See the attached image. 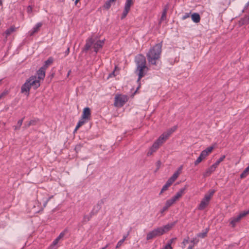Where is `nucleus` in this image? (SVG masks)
Returning a JSON list of instances; mask_svg holds the SVG:
<instances>
[{
  "instance_id": "23",
  "label": "nucleus",
  "mask_w": 249,
  "mask_h": 249,
  "mask_svg": "<svg viewBox=\"0 0 249 249\" xmlns=\"http://www.w3.org/2000/svg\"><path fill=\"white\" fill-rule=\"evenodd\" d=\"M209 202L205 201L203 199H202L199 204L198 209L199 210H202L204 209L206 206L208 205Z\"/></svg>"
},
{
  "instance_id": "44",
  "label": "nucleus",
  "mask_w": 249,
  "mask_h": 249,
  "mask_svg": "<svg viewBox=\"0 0 249 249\" xmlns=\"http://www.w3.org/2000/svg\"><path fill=\"white\" fill-rule=\"evenodd\" d=\"M202 160H203L200 157H198V158L196 159V160L194 162L195 165H197L198 163L201 162L202 161Z\"/></svg>"
},
{
  "instance_id": "62",
  "label": "nucleus",
  "mask_w": 249,
  "mask_h": 249,
  "mask_svg": "<svg viewBox=\"0 0 249 249\" xmlns=\"http://www.w3.org/2000/svg\"><path fill=\"white\" fill-rule=\"evenodd\" d=\"M194 245H190L188 247V249H193Z\"/></svg>"
},
{
  "instance_id": "26",
  "label": "nucleus",
  "mask_w": 249,
  "mask_h": 249,
  "mask_svg": "<svg viewBox=\"0 0 249 249\" xmlns=\"http://www.w3.org/2000/svg\"><path fill=\"white\" fill-rule=\"evenodd\" d=\"M133 4V2L132 0H126L124 9L130 11V7Z\"/></svg>"
},
{
  "instance_id": "45",
  "label": "nucleus",
  "mask_w": 249,
  "mask_h": 249,
  "mask_svg": "<svg viewBox=\"0 0 249 249\" xmlns=\"http://www.w3.org/2000/svg\"><path fill=\"white\" fill-rule=\"evenodd\" d=\"M178 175H179V173L177 171L176 172H175L173 175L171 177V178L174 179V180H176V179L178 178Z\"/></svg>"
},
{
  "instance_id": "8",
  "label": "nucleus",
  "mask_w": 249,
  "mask_h": 249,
  "mask_svg": "<svg viewBox=\"0 0 249 249\" xmlns=\"http://www.w3.org/2000/svg\"><path fill=\"white\" fill-rule=\"evenodd\" d=\"M104 41L105 39L102 40H99L94 42V43L93 44V48L94 51L96 52V53H97L99 51V50L103 47V45L104 44Z\"/></svg>"
},
{
  "instance_id": "10",
  "label": "nucleus",
  "mask_w": 249,
  "mask_h": 249,
  "mask_svg": "<svg viewBox=\"0 0 249 249\" xmlns=\"http://www.w3.org/2000/svg\"><path fill=\"white\" fill-rule=\"evenodd\" d=\"M91 112L89 107H86L84 108L82 117L87 120H89L90 118Z\"/></svg>"
},
{
  "instance_id": "49",
  "label": "nucleus",
  "mask_w": 249,
  "mask_h": 249,
  "mask_svg": "<svg viewBox=\"0 0 249 249\" xmlns=\"http://www.w3.org/2000/svg\"><path fill=\"white\" fill-rule=\"evenodd\" d=\"M168 187H167L165 185H164L162 188L161 189L160 192V195L164 191L167 190L168 189Z\"/></svg>"
},
{
  "instance_id": "40",
  "label": "nucleus",
  "mask_w": 249,
  "mask_h": 249,
  "mask_svg": "<svg viewBox=\"0 0 249 249\" xmlns=\"http://www.w3.org/2000/svg\"><path fill=\"white\" fill-rule=\"evenodd\" d=\"M190 242L193 244V245H196L199 242V239L197 237H195L191 240Z\"/></svg>"
},
{
  "instance_id": "34",
  "label": "nucleus",
  "mask_w": 249,
  "mask_h": 249,
  "mask_svg": "<svg viewBox=\"0 0 249 249\" xmlns=\"http://www.w3.org/2000/svg\"><path fill=\"white\" fill-rule=\"evenodd\" d=\"M129 10L124 9L123 14L121 17V19L122 20L124 19L128 14Z\"/></svg>"
},
{
  "instance_id": "57",
  "label": "nucleus",
  "mask_w": 249,
  "mask_h": 249,
  "mask_svg": "<svg viewBox=\"0 0 249 249\" xmlns=\"http://www.w3.org/2000/svg\"><path fill=\"white\" fill-rule=\"evenodd\" d=\"M188 239H189L188 237H187V239H184L183 240V241L182 243L185 244V243H188Z\"/></svg>"
},
{
  "instance_id": "52",
  "label": "nucleus",
  "mask_w": 249,
  "mask_h": 249,
  "mask_svg": "<svg viewBox=\"0 0 249 249\" xmlns=\"http://www.w3.org/2000/svg\"><path fill=\"white\" fill-rule=\"evenodd\" d=\"M160 165H161V162L160 161V160H158L157 162H156V165L157 166V170H159V168L160 167Z\"/></svg>"
},
{
  "instance_id": "21",
  "label": "nucleus",
  "mask_w": 249,
  "mask_h": 249,
  "mask_svg": "<svg viewBox=\"0 0 249 249\" xmlns=\"http://www.w3.org/2000/svg\"><path fill=\"white\" fill-rule=\"evenodd\" d=\"M158 237L155 232V231L153 230L152 231H149L146 234V240H152L156 237Z\"/></svg>"
},
{
  "instance_id": "27",
  "label": "nucleus",
  "mask_w": 249,
  "mask_h": 249,
  "mask_svg": "<svg viewBox=\"0 0 249 249\" xmlns=\"http://www.w3.org/2000/svg\"><path fill=\"white\" fill-rule=\"evenodd\" d=\"M249 173V166H248L240 175V178H243L247 177Z\"/></svg>"
},
{
  "instance_id": "25",
  "label": "nucleus",
  "mask_w": 249,
  "mask_h": 249,
  "mask_svg": "<svg viewBox=\"0 0 249 249\" xmlns=\"http://www.w3.org/2000/svg\"><path fill=\"white\" fill-rule=\"evenodd\" d=\"M15 31V28L14 26H11L10 28L7 29L4 33L6 35V38H7L8 36L11 35V34L14 32Z\"/></svg>"
},
{
  "instance_id": "24",
  "label": "nucleus",
  "mask_w": 249,
  "mask_h": 249,
  "mask_svg": "<svg viewBox=\"0 0 249 249\" xmlns=\"http://www.w3.org/2000/svg\"><path fill=\"white\" fill-rule=\"evenodd\" d=\"M53 58L50 57L47 60L44 62V64L42 67H44V68L46 69L50 65L53 63Z\"/></svg>"
},
{
  "instance_id": "38",
  "label": "nucleus",
  "mask_w": 249,
  "mask_h": 249,
  "mask_svg": "<svg viewBox=\"0 0 249 249\" xmlns=\"http://www.w3.org/2000/svg\"><path fill=\"white\" fill-rule=\"evenodd\" d=\"M86 120L82 117V119L79 121L77 124L78 125V126H81L86 123Z\"/></svg>"
},
{
  "instance_id": "58",
  "label": "nucleus",
  "mask_w": 249,
  "mask_h": 249,
  "mask_svg": "<svg viewBox=\"0 0 249 249\" xmlns=\"http://www.w3.org/2000/svg\"><path fill=\"white\" fill-rule=\"evenodd\" d=\"M249 1L246 4V6H245L244 8V10L243 11L245 10L246 9H247L248 7L249 6Z\"/></svg>"
},
{
  "instance_id": "36",
  "label": "nucleus",
  "mask_w": 249,
  "mask_h": 249,
  "mask_svg": "<svg viewBox=\"0 0 249 249\" xmlns=\"http://www.w3.org/2000/svg\"><path fill=\"white\" fill-rule=\"evenodd\" d=\"M208 155H207V152L205 151H202L201 153H200L199 157H200L202 160L205 159L207 156Z\"/></svg>"
},
{
  "instance_id": "17",
  "label": "nucleus",
  "mask_w": 249,
  "mask_h": 249,
  "mask_svg": "<svg viewBox=\"0 0 249 249\" xmlns=\"http://www.w3.org/2000/svg\"><path fill=\"white\" fill-rule=\"evenodd\" d=\"M173 202H172L171 200L169 199L166 201L165 204L164 206L162 208V209L160 210V212L161 213H163L164 212L167 211L168 209L173 204Z\"/></svg>"
},
{
  "instance_id": "18",
  "label": "nucleus",
  "mask_w": 249,
  "mask_h": 249,
  "mask_svg": "<svg viewBox=\"0 0 249 249\" xmlns=\"http://www.w3.org/2000/svg\"><path fill=\"white\" fill-rule=\"evenodd\" d=\"M214 192H215V190H210L209 191V193L208 194H206L205 195L204 197L203 198V199L204 200H205V201L209 202V201L210 200L211 197L214 194Z\"/></svg>"
},
{
  "instance_id": "3",
  "label": "nucleus",
  "mask_w": 249,
  "mask_h": 249,
  "mask_svg": "<svg viewBox=\"0 0 249 249\" xmlns=\"http://www.w3.org/2000/svg\"><path fill=\"white\" fill-rule=\"evenodd\" d=\"M40 86V82L36 78V76L30 77L22 85L21 87V93L29 94L31 88L32 87L35 89H37Z\"/></svg>"
},
{
  "instance_id": "20",
  "label": "nucleus",
  "mask_w": 249,
  "mask_h": 249,
  "mask_svg": "<svg viewBox=\"0 0 249 249\" xmlns=\"http://www.w3.org/2000/svg\"><path fill=\"white\" fill-rule=\"evenodd\" d=\"M192 20L195 23H198L200 20V17L198 13H194L191 15Z\"/></svg>"
},
{
  "instance_id": "53",
  "label": "nucleus",
  "mask_w": 249,
  "mask_h": 249,
  "mask_svg": "<svg viewBox=\"0 0 249 249\" xmlns=\"http://www.w3.org/2000/svg\"><path fill=\"white\" fill-rule=\"evenodd\" d=\"M27 12L28 13H31L32 12V7L31 6L29 5L27 7Z\"/></svg>"
},
{
  "instance_id": "50",
  "label": "nucleus",
  "mask_w": 249,
  "mask_h": 249,
  "mask_svg": "<svg viewBox=\"0 0 249 249\" xmlns=\"http://www.w3.org/2000/svg\"><path fill=\"white\" fill-rule=\"evenodd\" d=\"M163 248L164 249H172L171 245L170 243H169L168 242L166 245V246Z\"/></svg>"
},
{
  "instance_id": "30",
  "label": "nucleus",
  "mask_w": 249,
  "mask_h": 249,
  "mask_svg": "<svg viewBox=\"0 0 249 249\" xmlns=\"http://www.w3.org/2000/svg\"><path fill=\"white\" fill-rule=\"evenodd\" d=\"M24 118H25V117H24L18 121V123H17V125L15 126V130H18L20 129V127L22 124V123H23V120L24 119Z\"/></svg>"
},
{
  "instance_id": "60",
  "label": "nucleus",
  "mask_w": 249,
  "mask_h": 249,
  "mask_svg": "<svg viewBox=\"0 0 249 249\" xmlns=\"http://www.w3.org/2000/svg\"><path fill=\"white\" fill-rule=\"evenodd\" d=\"M109 244H107L105 247L102 248L101 249H106V248H107L109 246Z\"/></svg>"
},
{
  "instance_id": "16",
  "label": "nucleus",
  "mask_w": 249,
  "mask_h": 249,
  "mask_svg": "<svg viewBox=\"0 0 249 249\" xmlns=\"http://www.w3.org/2000/svg\"><path fill=\"white\" fill-rule=\"evenodd\" d=\"M168 9H169V5H168V4H167L166 5L164 6V7L163 9L161 17L160 18V23H161V22L162 20L166 19L167 12Z\"/></svg>"
},
{
  "instance_id": "4",
  "label": "nucleus",
  "mask_w": 249,
  "mask_h": 249,
  "mask_svg": "<svg viewBox=\"0 0 249 249\" xmlns=\"http://www.w3.org/2000/svg\"><path fill=\"white\" fill-rule=\"evenodd\" d=\"M177 222L178 221H175L171 223H169L163 226L155 228L153 230L155 231L158 237L170 231L177 223Z\"/></svg>"
},
{
  "instance_id": "28",
  "label": "nucleus",
  "mask_w": 249,
  "mask_h": 249,
  "mask_svg": "<svg viewBox=\"0 0 249 249\" xmlns=\"http://www.w3.org/2000/svg\"><path fill=\"white\" fill-rule=\"evenodd\" d=\"M225 158V156H222L214 164H213V165L216 168L218 165L219 164V163L221 162H222L224 160Z\"/></svg>"
},
{
  "instance_id": "19",
  "label": "nucleus",
  "mask_w": 249,
  "mask_h": 249,
  "mask_svg": "<svg viewBox=\"0 0 249 249\" xmlns=\"http://www.w3.org/2000/svg\"><path fill=\"white\" fill-rule=\"evenodd\" d=\"M177 126H174L172 128L169 129L166 133H163L161 136H164V139L166 140L168 137L177 129Z\"/></svg>"
},
{
  "instance_id": "51",
  "label": "nucleus",
  "mask_w": 249,
  "mask_h": 249,
  "mask_svg": "<svg viewBox=\"0 0 249 249\" xmlns=\"http://www.w3.org/2000/svg\"><path fill=\"white\" fill-rule=\"evenodd\" d=\"M189 17H190V13H186L184 14V15L183 16V17H182V19L183 20H184Z\"/></svg>"
},
{
  "instance_id": "64",
  "label": "nucleus",
  "mask_w": 249,
  "mask_h": 249,
  "mask_svg": "<svg viewBox=\"0 0 249 249\" xmlns=\"http://www.w3.org/2000/svg\"><path fill=\"white\" fill-rule=\"evenodd\" d=\"M169 180H170L173 183L175 181L174 180V179H173L171 177H170L169 178Z\"/></svg>"
},
{
  "instance_id": "42",
  "label": "nucleus",
  "mask_w": 249,
  "mask_h": 249,
  "mask_svg": "<svg viewBox=\"0 0 249 249\" xmlns=\"http://www.w3.org/2000/svg\"><path fill=\"white\" fill-rule=\"evenodd\" d=\"M38 119H34V120H32L31 121H30L29 122H28V123H29V125H30L31 126V125H35L36 124V123L37 122H38Z\"/></svg>"
},
{
  "instance_id": "22",
  "label": "nucleus",
  "mask_w": 249,
  "mask_h": 249,
  "mask_svg": "<svg viewBox=\"0 0 249 249\" xmlns=\"http://www.w3.org/2000/svg\"><path fill=\"white\" fill-rule=\"evenodd\" d=\"M241 219V217L238 214L236 217L232 218V220L230 222V224L232 225V227L234 228L235 226L236 223L239 222Z\"/></svg>"
},
{
  "instance_id": "35",
  "label": "nucleus",
  "mask_w": 249,
  "mask_h": 249,
  "mask_svg": "<svg viewBox=\"0 0 249 249\" xmlns=\"http://www.w3.org/2000/svg\"><path fill=\"white\" fill-rule=\"evenodd\" d=\"M129 10L124 9L123 14L121 17V19L122 20L124 19L128 14Z\"/></svg>"
},
{
  "instance_id": "13",
  "label": "nucleus",
  "mask_w": 249,
  "mask_h": 249,
  "mask_svg": "<svg viewBox=\"0 0 249 249\" xmlns=\"http://www.w3.org/2000/svg\"><path fill=\"white\" fill-rule=\"evenodd\" d=\"M42 23L41 22L37 23L36 26L33 28V29L29 32V35L30 36H33L35 33H36L39 30L40 27L42 26Z\"/></svg>"
},
{
  "instance_id": "48",
  "label": "nucleus",
  "mask_w": 249,
  "mask_h": 249,
  "mask_svg": "<svg viewBox=\"0 0 249 249\" xmlns=\"http://www.w3.org/2000/svg\"><path fill=\"white\" fill-rule=\"evenodd\" d=\"M8 93V90H5L2 93L0 94V98L1 99L2 97L6 95Z\"/></svg>"
},
{
  "instance_id": "15",
  "label": "nucleus",
  "mask_w": 249,
  "mask_h": 249,
  "mask_svg": "<svg viewBox=\"0 0 249 249\" xmlns=\"http://www.w3.org/2000/svg\"><path fill=\"white\" fill-rule=\"evenodd\" d=\"M68 231V229H65L63 231L61 232L59 235L53 241L51 247L53 246H55L58 243V241L65 235V233L67 232Z\"/></svg>"
},
{
  "instance_id": "14",
  "label": "nucleus",
  "mask_w": 249,
  "mask_h": 249,
  "mask_svg": "<svg viewBox=\"0 0 249 249\" xmlns=\"http://www.w3.org/2000/svg\"><path fill=\"white\" fill-rule=\"evenodd\" d=\"M215 169L216 168L212 165L203 173V177L206 178L210 176L211 174L215 171Z\"/></svg>"
},
{
  "instance_id": "12",
  "label": "nucleus",
  "mask_w": 249,
  "mask_h": 249,
  "mask_svg": "<svg viewBox=\"0 0 249 249\" xmlns=\"http://www.w3.org/2000/svg\"><path fill=\"white\" fill-rule=\"evenodd\" d=\"M185 188L181 189L175 196H173L171 199V201L174 203L179 198H180L184 193Z\"/></svg>"
},
{
  "instance_id": "31",
  "label": "nucleus",
  "mask_w": 249,
  "mask_h": 249,
  "mask_svg": "<svg viewBox=\"0 0 249 249\" xmlns=\"http://www.w3.org/2000/svg\"><path fill=\"white\" fill-rule=\"evenodd\" d=\"M84 145L83 144H77L75 147V151L76 153H78L79 152H80L82 150V149L83 148Z\"/></svg>"
},
{
  "instance_id": "5",
  "label": "nucleus",
  "mask_w": 249,
  "mask_h": 249,
  "mask_svg": "<svg viewBox=\"0 0 249 249\" xmlns=\"http://www.w3.org/2000/svg\"><path fill=\"white\" fill-rule=\"evenodd\" d=\"M127 101V97L125 95H117L115 97L114 105L116 107H122Z\"/></svg>"
},
{
  "instance_id": "9",
  "label": "nucleus",
  "mask_w": 249,
  "mask_h": 249,
  "mask_svg": "<svg viewBox=\"0 0 249 249\" xmlns=\"http://www.w3.org/2000/svg\"><path fill=\"white\" fill-rule=\"evenodd\" d=\"M37 77L36 78L40 82V80H43L45 76V69L44 67H41L36 72Z\"/></svg>"
},
{
  "instance_id": "56",
  "label": "nucleus",
  "mask_w": 249,
  "mask_h": 249,
  "mask_svg": "<svg viewBox=\"0 0 249 249\" xmlns=\"http://www.w3.org/2000/svg\"><path fill=\"white\" fill-rule=\"evenodd\" d=\"M115 71H113L111 73H110L108 76V78H109V77H112V76H115Z\"/></svg>"
},
{
  "instance_id": "55",
  "label": "nucleus",
  "mask_w": 249,
  "mask_h": 249,
  "mask_svg": "<svg viewBox=\"0 0 249 249\" xmlns=\"http://www.w3.org/2000/svg\"><path fill=\"white\" fill-rule=\"evenodd\" d=\"M31 125H29V123L28 122H26L25 124H24V126H23V127L24 128H28L29 127H30Z\"/></svg>"
},
{
  "instance_id": "37",
  "label": "nucleus",
  "mask_w": 249,
  "mask_h": 249,
  "mask_svg": "<svg viewBox=\"0 0 249 249\" xmlns=\"http://www.w3.org/2000/svg\"><path fill=\"white\" fill-rule=\"evenodd\" d=\"M156 151V150L155 149H154V148H152V147H151L147 153V156H150L152 155L153 154V153L154 152H155Z\"/></svg>"
},
{
  "instance_id": "59",
  "label": "nucleus",
  "mask_w": 249,
  "mask_h": 249,
  "mask_svg": "<svg viewBox=\"0 0 249 249\" xmlns=\"http://www.w3.org/2000/svg\"><path fill=\"white\" fill-rule=\"evenodd\" d=\"M128 235V233H127V234L126 235H124L123 237V238L122 240H123V241H124L126 239V238H127Z\"/></svg>"
},
{
  "instance_id": "54",
  "label": "nucleus",
  "mask_w": 249,
  "mask_h": 249,
  "mask_svg": "<svg viewBox=\"0 0 249 249\" xmlns=\"http://www.w3.org/2000/svg\"><path fill=\"white\" fill-rule=\"evenodd\" d=\"M177 239L176 238H173L171 239H170L168 242L170 243L171 245Z\"/></svg>"
},
{
  "instance_id": "11",
  "label": "nucleus",
  "mask_w": 249,
  "mask_h": 249,
  "mask_svg": "<svg viewBox=\"0 0 249 249\" xmlns=\"http://www.w3.org/2000/svg\"><path fill=\"white\" fill-rule=\"evenodd\" d=\"M95 42V39L92 37L87 40L83 51H88Z\"/></svg>"
},
{
  "instance_id": "41",
  "label": "nucleus",
  "mask_w": 249,
  "mask_h": 249,
  "mask_svg": "<svg viewBox=\"0 0 249 249\" xmlns=\"http://www.w3.org/2000/svg\"><path fill=\"white\" fill-rule=\"evenodd\" d=\"M249 214V210L243 212L241 213H239V215L241 217V218H242L243 217L246 216L247 214Z\"/></svg>"
},
{
  "instance_id": "46",
  "label": "nucleus",
  "mask_w": 249,
  "mask_h": 249,
  "mask_svg": "<svg viewBox=\"0 0 249 249\" xmlns=\"http://www.w3.org/2000/svg\"><path fill=\"white\" fill-rule=\"evenodd\" d=\"M124 241H123V240H120L118 242V243L117 244V245L116 246V249H118L119 248H120L122 245L123 244V243H124Z\"/></svg>"
},
{
  "instance_id": "1",
  "label": "nucleus",
  "mask_w": 249,
  "mask_h": 249,
  "mask_svg": "<svg viewBox=\"0 0 249 249\" xmlns=\"http://www.w3.org/2000/svg\"><path fill=\"white\" fill-rule=\"evenodd\" d=\"M135 62L136 64L135 72L138 76L137 82L139 84L138 87L135 92L136 93L141 87V79L146 75L149 68L146 66V61L145 56L142 54H138L135 57Z\"/></svg>"
},
{
  "instance_id": "6",
  "label": "nucleus",
  "mask_w": 249,
  "mask_h": 249,
  "mask_svg": "<svg viewBox=\"0 0 249 249\" xmlns=\"http://www.w3.org/2000/svg\"><path fill=\"white\" fill-rule=\"evenodd\" d=\"M165 140L164 139V136H160L156 142H154L152 146H151L152 148H154V149L157 150L159 146L161 145L164 142Z\"/></svg>"
},
{
  "instance_id": "63",
  "label": "nucleus",
  "mask_w": 249,
  "mask_h": 249,
  "mask_svg": "<svg viewBox=\"0 0 249 249\" xmlns=\"http://www.w3.org/2000/svg\"><path fill=\"white\" fill-rule=\"evenodd\" d=\"M80 126H78V125L77 124V125L76 126L75 128V129H74V131H76Z\"/></svg>"
},
{
  "instance_id": "33",
  "label": "nucleus",
  "mask_w": 249,
  "mask_h": 249,
  "mask_svg": "<svg viewBox=\"0 0 249 249\" xmlns=\"http://www.w3.org/2000/svg\"><path fill=\"white\" fill-rule=\"evenodd\" d=\"M111 3L109 0H107L104 5V8L107 10L109 9L111 7Z\"/></svg>"
},
{
  "instance_id": "29",
  "label": "nucleus",
  "mask_w": 249,
  "mask_h": 249,
  "mask_svg": "<svg viewBox=\"0 0 249 249\" xmlns=\"http://www.w3.org/2000/svg\"><path fill=\"white\" fill-rule=\"evenodd\" d=\"M208 231V229H206V231H205L202 232L198 233L197 234V237L202 238H205L207 236Z\"/></svg>"
},
{
  "instance_id": "61",
  "label": "nucleus",
  "mask_w": 249,
  "mask_h": 249,
  "mask_svg": "<svg viewBox=\"0 0 249 249\" xmlns=\"http://www.w3.org/2000/svg\"><path fill=\"white\" fill-rule=\"evenodd\" d=\"M165 186H166L167 187H169L171 185L170 184V183H168L167 182H166V183H165Z\"/></svg>"
},
{
  "instance_id": "39",
  "label": "nucleus",
  "mask_w": 249,
  "mask_h": 249,
  "mask_svg": "<svg viewBox=\"0 0 249 249\" xmlns=\"http://www.w3.org/2000/svg\"><path fill=\"white\" fill-rule=\"evenodd\" d=\"M53 197V196H49L45 201H44V203L43 204V208H42V209H43L44 208H45L48 202V201L51 198H52Z\"/></svg>"
},
{
  "instance_id": "7",
  "label": "nucleus",
  "mask_w": 249,
  "mask_h": 249,
  "mask_svg": "<svg viewBox=\"0 0 249 249\" xmlns=\"http://www.w3.org/2000/svg\"><path fill=\"white\" fill-rule=\"evenodd\" d=\"M104 203V199H101L98 202V203L94 206L92 210L90 212L91 215L96 214L101 208V206Z\"/></svg>"
},
{
  "instance_id": "32",
  "label": "nucleus",
  "mask_w": 249,
  "mask_h": 249,
  "mask_svg": "<svg viewBox=\"0 0 249 249\" xmlns=\"http://www.w3.org/2000/svg\"><path fill=\"white\" fill-rule=\"evenodd\" d=\"M93 215H91V213H89V215H84L83 217V222L89 221Z\"/></svg>"
},
{
  "instance_id": "47",
  "label": "nucleus",
  "mask_w": 249,
  "mask_h": 249,
  "mask_svg": "<svg viewBox=\"0 0 249 249\" xmlns=\"http://www.w3.org/2000/svg\"><path fill=\"white\" fill-rule=\"evenodd\" d=\"M8 93V90H5L2 93L0 94V98L1 99L2 97L6 95Z\"/></svg>"
},
{
  "instance_id": "43",
  "label": "nucleus",
  "mask_w": 249,
  "mask_h": 249,
  "mask_svg": "<svg viewBox=\"0 0 249 249\" xmlns=\"http://www.w3.org/2000/svg\"><path fill=\"white\" fill-rule=\"evenodd\" d=\"M214 147L213 146H209L208 148H207L206 149L204 150L203 151H205L207 152V155H208L209 153H210L212 150L213 149Z\"/></svg>"
},
{
  "instance_id": "2",
  "label": "nucleus",
  "mask_w": 249,
  "mask_h": 249,
  "mask_svg": "<svg viewBox=\"0 0 249 249\" xmlns=\"http://www.w3.org/2000/svg\"><path fill=\"white\" fill-rule=\"evenodd\" d=\"M162 43L156 44L146 53L147 60L150 65H157L161 53Z\"/></svg>"
}]
</instances>
